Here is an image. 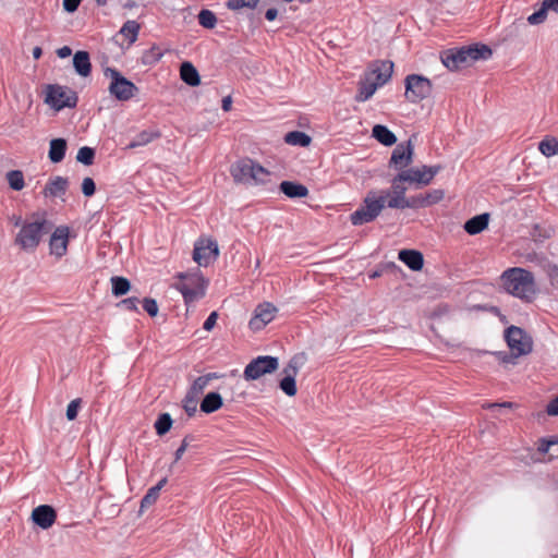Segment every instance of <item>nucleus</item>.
<instances>
[{"instance_id":"f257e3e1","label":"nucleus","mask_w":558,"mask_h":558,"mask_svg":"<svg viewBox=\"0 0 558 558\" xmlns=\"http://www.w3.org/2000/svg\"><path fill=\"white\" fill-rule=\"evenodd\" d=\"M51 225L44 213L27 216V222L16 232L14 244L26 253H34L44 236L50 232Z\"/></svg>"},{"instance_id":"f03ea898","label":"nucleus","mask_w":558,"mask_h":558,"mask_svg":"<svg viewBox=\"0 0 558 558\" xmlns=\"http://www.w3.org/2000/svg\"><path fill=\"white\" fill-rule=\"evenodd\" d=\"M393 72V62L390 60L375 61L365 72L363 78L359 83V89L355 95L357 102L368 100L378 87L385 85L391 77Z\"/></svg>"},{"instance_id":"7ed1b4c3","label":"nucleus","mask_w":558,"mask_h":558,"mask_svg":"<svg viewBox=\"0 0 558 558\" xmlns=\"http://www.w3.org/2000/svg\"><path fill=\"white\" fill-rule=\"evenodd\" d=\"M500 280L505 290L517 298L531 301L536 293L534 276L524 268H509L502 272Z\"/></svg>"},{"instance_id":"20e7f679","label":"nucleus","mask_w":558,"mask_h":558,"mask_svg":"<svg viewBox=\"0 0 558 558\" xmlns=\"http://www.w3.org/2000/svg\"><path fill=\"white\" fill-rule=\"evenodd\" d=\"M492 49L486 45L462 47L457 50H448L442 57L444 65L450 71L469 66L477 60H487L492 57Z\"/></svg>"},{"instance_id":"39448f33","label":"nucleus","mask_w":558,"mask_h":558,"mask_svg":"<svg viewBox=\"0 0 558 558\" xmlns=\"http://www.w3.org/2000/svg\"><path fill=\"white\" fill-rule=\"evenodd\" d=\"M388 196L389 191H369L361 207L351 214L352 225L361 226L375 220L387 205Z\"/></svg>"},{"instance_id":"423d86ee","label":"nucleus","mask_w":558,"mask_h":558,"mask_svg":"<svg viewBox=\"0 0 558 558\" xmlns=\"http://www.w3.org/2000/svg\"><path fill=\"white\" fill-rule=\"evenodd\" d=\"M177 277L179 281L174 287L182 293L186 304L193 303L205 295L207 282L198 270L195 272H179Z\"/></svg>"},{"instance_id":"0eeeda50","label":"nucleus","mask_w":558,"mask_h":558,"mask_svg":"<svg viewBox=\"0 0 558 558\" xmlns=\"http://www.w3.org/2000/svg\"><path fill=\"white\" fill-rule=\"evenodd\" d=\"M505 338L511 353L510 355H504L502 362L514 363L513 359L532 352L533 340L522 328L517 326L507 328Z\"/></svg>"},{"instance_id":"6e6552de","label":"nucleus","mask_w":558,"mask_h":558,"mask_svg":"<svg viewBox=\"0 0 558 558\" xmlns=\"http://www.w3.org/2000/svg\"><path fill=\"white\" fill-rule=\"evenodd\" d=\"M231 175L236 183L247 184L251 182L264 183L268 171L258 163H255L251 159H243L234 165L230 169Z\"/></svg>"},{"instance_id":"1a4fd4ad","label":"nucleus","mask_w":558,"mask_h":558,"mask_svg":"<svg viewBox=\"0 0 558 558\" xmlns=\"http://www.w3.org/2000/svg\"><path fill=\"white\" fill-rule=\"evenodd\" d=\"M105 76L110 78L108 90L111 96L120 101H128L133 98L137 92V86L124 77L118 70L107 68Z\"/></svg>"},{"instance_id":"9d476101","label":"nucleus","mask_w":558,"mask_h":558,"mask_svg":"<svg viewBox=\"0 0 558 558\" xmlns=\"http://www.w3.org/2000/svg\"><path fill=\"white\" fill-rule=\"evenodd\" d=\"M405 98L416 104L432 94L433 85L430 81L422 75L410 74L405 77Z\"/></svg>"},{"instance_id":"9b49d317","label":"nucleus","mask_w":558,"mask_h":558,"mask_svg":"<svg viewBox=\"0 0 558 558\" xmlns=\"http://www.w3.org/2000/svg\"><path fill=\"white\" fill-rule=\"evenodd\" d=\"M439 166L410 168L398 173V180H404L407 183L415 184L416 187H422L428 185L434 177L439 172Z\"/></svg>"},{"instance_id":"f8f14e48","label":"nucleus","mask_w":558,"mask_h":558,"mask_svg":"<svg viewBox=\"0 0 558 558\" xmlns=\"http://www.w3.org/2000/svg\"><path fill=\"white\" fill-rule=\"evenodd\" d=\"M46 102L56 110H61L66 107L72 108L76 106L77 96L73 90L66 87L59 85L49 86Z\"/></svg>"},{"instance_id":"ddd939ff","label":"nucleus","mask_w":558,"mask_h":558,"mask_svg":"<svg viewBox=\"0 0 558 558\" xmlns=\"http://www.w3.org/2000/svg\"><path fill=\"white\" fill-rule=\"evenodd\" d=\"M279 366L278 359L274 356H258L251 361L244 369L246 380H256L265 374L275 372Z\"/></svg>"},{"instance_id":"4468645a","label":"nucleus","mask_w":558,"mask_h":558,"mask_svg":"<svg viewBox=\"0 0 558 558\" xmlns=\"http://www.w3.org/2000/svg\"><path fill=\"white\" fill-rule=\"evenodd\" d=\"M219 255L216 241L211 239H199L196 241L193 251V259L199 266H208Z\"/></svg>"},{"instance_id":"2eb2a0df","label":"nucleus","mask_w":558,"mask_h":558,"mask_svg":"<svg viewBox=\"0 0 558 558\" xmlns=\"http://www.w3.org/2000/svg\"><path fill=\"white\" fill-rule=\"evenodd\" d=\"M414 146L409 140L407 143H401L392 150L389 166L396 169L405 170L413 162Z\"/></svg>"},{"instance_id":"dca6fc26","label":"nucleus","mask_w":558,"mask_h":558,"mask_svg":"<svg viewBox=\"0 0 558 558\" xmlns=\"http://www.w3.org/2000/svg\"><path fill=\"white\" fill-rule=\"evenodd\" d=\"M70 229L59 226L54 229L49 240L50 254L57 258L63 257L68 252Z\"/></svg>"},{"instance_id":"f3484780","label":"nucleus","mask_w":558,"mask_h":558,"mask_svg":"<svg viewBox=\"0 0 558 558\" xmlns=\"http://www.w3.org/2000/svg\"><path fill=\"white\" fill-rule=\"evenodd\" d=\"M301 364V357L294 356L290 360L289 364L283 368V378L279 383L280 389L289 397L296 393L295 376Z\"/></svg>"},{"instance_id":"a211bd4d","label":"nucleus","mask_w":558,"mask_h":558,"mask_svg":"<svg viewBox=\"0 0 558 558\" xmlns=\"http://www.w3.org/2000/svg\"><path fill=\"white\" fill-rule=\"evenodd\" d=\"M276 312L277 308L270 303L258 305L250 320V328L254 331L263 329L275 318Z\"/></svg>"},{"instance_id":"6ab92c4d","label":"nucleus","mask_w":558,"mask_h":558,"mask_svg":"<svg viewBox=\"0 0 558 558\" xmlns=\"http://www.w3.org/2000/svg\"><path fill=\"white\" fill-rule=\"evenodd\" d=\"M32 520L43 530H47L54 524L57 520V512L49 505H40L33 509Z\"/></svg>"},{"instance_id":"aec40b11","label":"nucleus","mask_w":558,"mask_h":558,"mask_svg":"<svg viewBox=\"0 0 558 558\" xmlns=\"http://www.w3.org/2000/svg\"><path fill=\"white\" fill-rule=\"evenodd\" d=\"M404 183H407V181L398 180V174L392 179L391 190H388L390 192V196L387 198V207L397 209L407 198V186H404Z\"/></svg>"},{"instance_id":"412c9836","label":"nucleus","mask_w":558,"mask_h":558,"mask_svg":"<svg viewBox=\"0 0 558 558\" xmlns=\"http://www.w3.org/2000/svg\"><path fill=\"white\" fill-rule=\"evenodd\" d=\"M399 259L411 270L417 271L423 268L424 258L422 253L415 250H402L399 252Z\"/></svg>"},{"instance_id":"4be33fe9","label":"nucleus","mask_w":558,"mask_h":558,"mask_svg":"<svg viewBox=\"0 0 558 558\" xmlns=\"http://www.w3.org/2000/svg\"><path fill=\"white\" fill-rule=\"evenodd\" d=\"M279 190L289 198H303L308 195V189L298 182L282 181Z\"/></svg>"},{"instance_id":"5701e85b","label":"nucleus","mask_w":558,"mask_h":558,"mask_svg":"<svg viewBox=\"0 0 558 558\" xmlns=\"http://www.w3.org/2000/svg\"><path fill=\"white\" fill-rule=\"evenodd\" d=\"M73 66L78 75L87 77L92 72L89 53L83 50L75 52L73 57Z\"/></svg>"},{"instance_id":"b1692460","label":"nucleus","mask_w":558,"mask_h":558,"mask_svg":"<svg viewBox=\"0 0 558 558\" xmlns=\"http://www.w3.org/2000/svg\"><path fill=\"white\" fill-rule=\"evenodd\" d=\"M69 181L63 177H54L51 179L44 189L45 196L57 197L63 195L66 192Z\"/></svg>"},{"instance_id":"393cba45","label":"nucleus","mask_w":558,"mask_h":558,"mask_svg":"<svg viewBox=\"0 0 558 558\" xmlns=\"http://www.w3.org/2000/svg\"><path fill=\"white\" fill-rule=\"evenodd\" d=\"M181 80L190 86H198L201 84V76L197 69L189 61L181 64L180 68Z\"/></svg>"},{"instance_id":"a878e982","label":"nucleus","mask_w":558,"mask_h":558,"mask_svg":"<svg viewBox=\"0 0 558 558\" xmlns=\"http://www.w3.org/2000/svg\"><path fill=\"white\" fill-rule=\"evenodd\" d=\"M488 221H489V214L485 213V214L477 215V216L469 219L464 223V230L471 235L481 233L483 230H485L487 228Z\"/></svg>"},{"instance_id":"bb28decb","label":"nucleus","mask_w":558,"mask_h":558,"mask_svg":"<svg viewBox=\"0 0 558 558\" xmlns=\"http://www.w3.org/2000/svg\"><path fill=\"white\" fill-rule=\"evenodd\" d=\"M372 136L385 146L397 143V136L385 125L376 124L372 130Z\"/></svg>"},{"instance_id":"cd10ccee","label":"nucleus","mask_w":558,"mask_h":558,"mask_svg":"<svg viewBox=\"0 0 558 558\" xmlns=\"http://www.w3.org/2000/svg\"><path fill=\"white\" fill-rule=\"evenodd\" d=\"M66 142L63 138H54L50 141L49 159L53 163L61 162L65 156Z\"/></svg>"},{"instance_id":"c85d7f7f","label":"nucleus","mask_w":558,"mask_h":558,"mask_svg":"<svg viewBox=\"0 0 558 558\" xmlns=\"http://www.w3.org/2000/svg\"><path fill=\"white\" fill-rule=\"evenodd\" d=\"M222 407V398L218 392H209L201 403V410L205 413H213Z\"/></svg>"},{"instance_id":"c756f323","label":"nucleus","mask_w":558,"mask_h":558,"mask_svg":"<svg viewBox=\"0 0 558 558\" xmlns=\"http://www.w3.org/2000/svg\"><path fill=\"white\" fill-rule=\"evenodd\" d=\"M539 151L546 156L551 157L558 154V138L546 137L538 144Z\"/></svg>"},{"instance_id":"7c9ffc66","label":"nucleus","mask_w":558,"mask_h":558,"mask_svg":"<svg viewBox=\"0 0 558 558\" xmlns=\"http://www.w3.org/2000/svg\"><path fill=\"white\" fill-rule=\"evenodd\" d=\"M213 378H217V375L216 374H207V375L197 377L193 381L189 392L198 397L199 395L203 393L204 389L208 386L209 381Z\"/></svg>"},{"instance_id":"2f4dec72","label":"nucleus","mask_w":558,"mask_h":558,"mask_svg":"<svg viewBox=\"0 0 558 558\" xmlns=\"http://www.w3.org/2000/svg\"><path fill=\"white\" fill-rule=\"evenodd\" d=\"M140 32V24L136 21H128L120 29V34L129 39L130 44L136 41Z\"/></svg>"},{"instance_id":"473e14b6","label":"nucleus","mask_w":558,"mask_h":558,"mask_svg":"<svg viewBox=\"0 0 558 558\" xmlns=\"http://www.w3.org/2000/svg\"><path fill=\"white\" fill-rule=\"evenodd\" d=\"M111 284H112V293L116 296H122L126 294L131 289L130 281L124 277H112L111 278Z\"/></svg>"},{"instance_id":"72a5a7b5","label":"nucleus","mask_w":558,"mask_h":558,"mask_svg":"<svg viewBox=\"0 0 558 558\" xmlns=\"http://www.w3.org/2000/svg\"><path fill=\"white\" fill-rule=\"evenodd\" d=\"M286 142L291 145L306 147L311 143V137L304 132L293 131L286 135Z\"/></svg>"},{"instance_id":"f704fd0d","label":"nucleus","mask_w":558,"mask_h":558,"mask_svg":"<svg viewBox=\"0 0 558 558\" xmlns=\"http://www.w3.org/2000/svg\"><path fill=\"white\" fill-rule=\"evenodd\" d=\"M7 180L10 187L14 191H21L24 185V175L20 170H11L7 173Z\"/></svg>"},{"instance_id":"c9c22d12","label":"nucleus","mask_w":558,"mask_h":558,"mask_svg":"<svg viewBox=\"0 0 558 558\" xmlns=\"http://www.w3.org/2000/svg\"><path fill=\"white\" fill-rule=\"evenodd\" d=\"M172 426V418L169 413H162L158 416L155 422V429L157 435L163 436L167 434Z\"/></svg>"},{"instance_id":"e433bc0d","label":"nucleus","mask_w":558,"mask_h":558,"mask_svg":"<svg viewBox=\"0 0 558 558\" xmlns=\"http://www.w3.org/2000/svg\"><path fill=\"white\" fill-rule=\"evenodd\" d=\"M198 23L203 27L211 29L217 24V17L213 11L204 9L198 13Z\"/></svg>"},{"instance_id":"4c0bfd02","label":"nucleus","mask_w":558,"mask_h":558,"mask_svg":"<svg viewBox=\"0 0 558 558\" xmlns=\"http://www.w3.org/2000/svg\"><path fill=\"white\" fill-rule=\"evenodd\" d=\"M156 136L157 134H153L148 131H143L136 135V137L126 146V148L133 149L140 146H145L149 144Z\"/></svg>"},{"instance_id":"58836bf2","label":"nucleus","mask_w":558,"mask_h":558,"mask_svg":"<svg viewBox=\"0 0 558 558\" xmlns=\"http://www.w3.org/2000/svg\"><path fill=\"white\" fill-rule=\"evenodd\" d=\"M95 157V150L90 147H81L76 155V160L83 165L89 166L93 163Z\"/></svg>"},{"instance_id":"ea45409f","label":"nucleus","mask_w":558,"mask_h":558,"mask_svg":"<svg viewBox=\"0 0 558 558\" xmlns=\"http://www.w3.org/2000/svg\"><path fill=\"white\" fill-rule=\"evenodd\" d=\"M423 207H425L423 194H420V195L407 197L402 202V204L399 206L398 209H405V208L416 209V208H423Z\"/></svg>"},{"instance_id":"a19ab883","label":"nucleus","mask_w":558,"mask_h":558,"mask_svg":"<svg viewBox=\"0 0 558 558\" xmlns=\"http://www.w3.org/2000/svg\"><path fill=\"white\" fill-rule=\"evenodd\" d=\"M444 196L445 193L442 190H433L423 194L425 207L439 203L444 198Z\"/></svg>"},{"instance_id":"79ce46f5","label":"nucleus","mask_w":558,"mask_h":558,"mask_svg":"<svg viewBox=\"0 0 558 558\" xmlns=\"http://www.w3.org/2000/svg\"><path fill=\"white\" fill-rule=\"evenodd\" d=\"M198 397L190 393L187 391L184 400H183V408L189 416H192L195 414L198 403Z\"/></svg>"},{"instance_id":"37998d69","label":"nucleus","mask_w":558,"mask_h":558,"mask_svg":"<svg viewBox=\"0 0 558 558\" xmlns=\"http://www.w3.org/2000/svg\"><path fill=\"white\" fill-rule=\"evenodd\" d=\"M554 233L551 228H543L541 226H535L532 232V238L534 241L542 242L545 239H549Z\"/></svg>"},{"instance_id":"c03bdc74","label":"nucleus","mask_w":558,"mask_h":558,"mask_svg":"<svg viewBox=\"0 0 558 558\" xmlns=\"http://www.w3.org/2000/svg\"><path fill=\"white\" fill-rule=\"evenodd\" d=\"M258 0H228L227 7L231 10H240L243 8L253 9L256 7Z\"/></svg>"},{"instance_id":"a18cd8bd","label":"nucleus","mask_w":558,"mask_h":558,"mask_svg":"<svg viewBox=\"0 0 558 558\" xmlns=\"http://www.w3.org/2000/svg\"><path fill=\"white\" fill-rule=\"evenodd\" d=\"M158 497V488L150 487L141 501V509H145L154 505L157 501Z\"/></svg>"},{"instance_id":"49530a36","label":"nucleus","mask_w":558,"mask_h":558,"mask_svg":"<svg viewBox=\"0 0 558 558\" xmlns=\"http://www.w3.org/2000/svg\"><path fill=\"white\" fill-rule=\"evenodd\" d=\"M162 56L163 53L161 49L157 46H154L145 52L144 59L146 63H155L158 62L162 58Z\"/></svg>"},{"instance_id":"de8ad7c7","label":"nucleus","mask_w":558,"mask_h":558,"mask_svg":"<svg viewBox=\"0 0 558 558\" xmlns=\"http://www.w3.org/2000/svg\"><path fill=\"white\" fill-rule=\"evenodd\" d=\"M548 10L542 4L539 10L527 17V22L532 25L541 24L545 21Z\"/></svg>"},{"instance_id":"09e8293b","label":"nucleus","mask_w":558,"mask_h":558,"mask_svg":"<svg viewBox=\"0 0 558 558\" xmlns=\"http://www.w3.org/2000/svg\"><path fill=\"white\" fill-rule=\"evenodd\" d=\"M82 400L80 398H76L72 400L66 408V418L69 421H73L76 418L78 410L81 408Z\"/></svg>"},{"instance_id":"8fccbe9b","label":"nucleus","mask_w":558,"mask_h":558,"mask_svg":"<svg viewBox=\"0 0 558 558\" xmlns=\"http://www.w3.org/2000/svg\"><path fill=\"white\" fill-rule=\"evenodd\" d=\"M558 446V438H542L538 441L537 450L541 453H548L551 447Z\"/></svg>"},{"instance_id":"3c124183","label":"nucleus","mask_w":558,"mask_h":558,"mask_svg":"<svg viewBox=\"0 0 558 558\" xmlns=\"http://www.w3.org/2000/svg\"><path fill=\"white\" fill-rule=\"evenodd\" d=\"M143 308L151 317H155L158 314V304L154 299L145 298L143 300Z\"/></svg>"},{"instance_id":"603ef678","label":"nucleus","mask_w":558,"mask_h":558,"mask_svg":"<svg viewBox=\"0 0 558 558\" xmlns=\"http://www.w3.org/2000/svg\"><path fill=\"white\" fill-rule=\"evenodd\" d=\"M96 185L92 178H85L82 182V192L85 196L89 197L95 194Z\"/></svg>"},{"instance_id":"864d4df0","label":"nucleus","mask_w":558,"mask_h":558,"mask_svg":"<svg viewBox=\"0 0 558 558\" xmlns=\"http://www.w3.org/2000/svg\"><path fill=\"white\" fill-rule=\"evenodd\" d=\"M217 318H218L217 312H211L209 314V316L207 317V319L205 320L203 328L206 331H210L215 327V325L217 323Z\"/></svg>"},{"instance_id":"5fc2aeb1","label":"nucleus","mask_w":558,"mask_h":558,"mask_svg":"<svg viewBox=\"0 0 558 558\" xmlns=\"http://www.w3.org/2000/svg\"><path fill=\"white\" fill-rule=\"evenodd\" d=\"M82 0H63L62 5L64 11L73 13L77 10Z\"/></svg>"},{"instance_id":"6e6d98bb","label":"nucleus","mask_w":558,"mask_h":558,"mask_svg":"<svg viewBox=\"0 0 558 558\" xmlns=\"http://www.w3.org/2000/svg\"><path fill=\"white\" fill-rule=\"evenodd\" d=\"M137 303L138 299L132 296L121 301L120 305L124 306L129 311H137Z\"/></svg>"},{"instance_id":"4d7b16f0","label":"nucleus","mask_w":558,"mask_h":558,"mask_svg":"<svg viewBox=\"0 0 558 558\" xmlns=\"http://www.w3.org/2000/svg\"><path fill=\"white\" fill-rule=\"evenodd\" d=\"M187 447H189V441H187V437H185L182 440L180 447L174 452V463L178 462L182 458V456L186 451Z\"/></svg>"},{"instance_id":"13d9d810","label":"nucleus","mask_w":558,"mask_h":558,"mask_svg":"<svg viewBox=\"0 0 558 558\" xmlns=\"http://www.w3.org/2000/svg\"><path fill=\"white\" fill-rule=\"evenodd\" d=\"M546 412L548 415H558V396L547 404Z\"/></svg>"},{"instance_id":"bf43d9fd","label":"nucleus","mask_w":558,"mask_h":558,"mask_svg":"<svg viewBox=\"0 0 558 558\" xmlns=\"http://www.w3.org/2000/svg\"><path fill=\"white\" fill-rule=\"evenodd\" d=\"M10 222L15 227V228H19V230L22 228L23 225H25L27 222V217L26 218H22V216L20 215H12L10 218H9Z\"/></svg>"},{"instance_id":"052dcab7","label":"nucleus","mask_w":558,"mask_h":558,"mask_svg":"<svg viewBox=\"0 0 558 558\" xmlns=\"http://www.w3.org/2000/svg\"><path fill=\"white\" fill-rule=\"evenodd\" d=\"M542 4L549 11L558 13V0H543Z\"/></svg>"},{"instance_id":"680f3d73","label":"nucleus","mask_w":558,"mask_h":558,"mask_svg":"<svg viewBox=\"0 0 558 558\" xmlns=\"http://www.w3.org/2000/svg\"><path fill=\"white\" fill-rule=\"evenodd\" d=\"M72 53V49L69 46H63L57 50V56L61 59H65L70 57Z\"/></svg>"},{"instance_id":"e2e57ef3","label":"nucleus","mask_w":558,"mask_h":558,"mask_svg":"<svg viewBox=\"0 0 558 558\" xmlns=\"http://www.w3.org/2000/svg\"><path fill=\"white\" fill-rule=\"evenodd\" d=\"M515 404L512 403V402H502V403H487V404H484L483 407L486 408V409H494V408H513Z\"/></svg>"},{"instance_id":"0e129e2a","label":"nucleus","mask_w":558,"mask_h":558,"mask_svg":"<svg viewBox=\"0 0 558 558\" xmlns=\"http://www.w3.org/2000/svg\"><path fill=\"white\" fill-rule=\"evenodd\" d=\"M231 105H232L231 96H226L222 99L221 108H222L223 111H229L231 109Z\"/></svg>"},{"instance_id":"69168bd1","label":"nucleus","mask_w":558,"mask_h":558,"mask_svg":"<svg viewBox=\"0 0 558 558\" xmlns=\"http://www.w3.org/2000/svg\"><path fill=\"white\" fill-rule=\"evenodd\" d=\"M278 15V11L277 9L275 8H270L266 11L265 13V17L268 20V21H274Z\"/></svg>"},{"instance_id":"338daca9","label":"nucleus","mask_w":558,"mask_h":558,"mask_svg":"<svg viewBox=\"0 0 558 558\" xmlns=\"http://www.w3.org/2000/svg\"><path fill=\"white\" fill-rule=\"evenodd\" d=\"M526 258L530 262H538L539 264L545 260L543 257H538L536 254H529Z\"/></svg>"},{"instance_id":"774afa93","label":"nucleus","mask_w":558,"mask_h":558,"mask_svg":"<svg viewBox=\"0 0 558 558\" xmlns=\"http://www.w3.org/2000/svg\"><path fill=\"white\" fill-rule=\"evenodd\" d=\"M41 54H43V50L40 47H35L33 49V57L35 60H38L41 57Z\"/></svg>"}]
</instances>
